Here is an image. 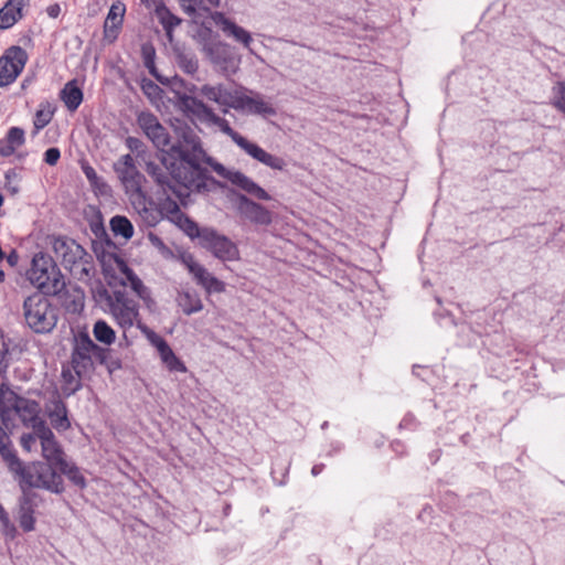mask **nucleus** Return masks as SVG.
<instances>
[{
    "mask_svg": "<svg viewBox=\"0 0 565 565\" xmlns=\"http://www.w3.org/2000/svg\"><path fill=\"white\" fill-rule=\"evenodd\" d=\"M200 245L223 262L238 259L237 246L226 236L211 227H203Z\"/></svg>",
    "mask_w": 565,
    "mask_h": 565,
    "instance_id": "obj_12",
    "label": "nucleus"
},
{
    "mask_svg": "<svg viewBox=\"0 0 565 565\" xmlns=\"http://www.w3.org/2000/svg\"><path fill=\"white\" fill-rule=\"evenodd\" d=\"M114 170L120 180L130 202H142L143 174L137 169L131 154L121 156L115 163Z\"/></svg>",
    "mask_w": 565,
    "mask_h": 565,
    "instance_id": "obj_10",
    "label": "nucleus"
},
{
    "mask_svg": "<svg viewBox=\"0 0 565 565\" xmlns=\"http://www.w3.org/2000/svg\"><path fill=\"white\" fill-rule=\"evenodd\" d=\"M105 358V350L97 345L87 333L81 332L75 337L71 362L77 374H89L94 370V363H103Z\"/></svg>",
    "mask_w": 565,
    "mask_h": 565,
    "instance_id": "obj_8",
    "label": "nucleus"
},
{
    "mask_svg": "<svg viewBox=\"0 0 565 565\" xmlns=\"http://www.w3.org/2000/svg\"><path fill=\"white\" fill-rule=\"evenodd\" d=\"M142 89L149 96L158 95L159 92H160V87L157 84H154L153 82H151V81H149L148 83L143 84L142 85Z\"/></svg>",
    "mask_w": 565,
    "mask_h": 565,
    "instance_id": "obj_49",
    "label": "nucleus"
},
{
    "mask_svg": "<svg viewBox=\"0 0 565 565\" xmlns=\"http://www.w3.org/2000/svg\"><path fill=\"white\" fill-rule=\"evenodd\" d=\"M0 524H1V527H2V531H3L4 535L10 536V537H14L15 536L17 527L11 522V520L9 518V514L4 510V508L2 510H0Z\"/></svg>",
    "mask_w": 565,
    "mask_h": 565,
    "instance_id": "obj_44",
    "label": "nucleus"
},
{
    "mask_svg": "<svg viewBox=\"0 0 565 565\" xmlns=\"http://www.w3.org/2000/svg\"><path fill=\"white\" fill-rule=\"evenodd\" d=\"M149 241L152 243L153 246L158 247V248H164V244L162 242V239L160 237H158L157 235L154 234H149Z\"/></svg>",
    "mask_w": 565,
    "mask_h": 565,
    "instance_id": "obj_53",
    "label": "nucleus"
},
{
    "mask_svg": "<svg viewBox=\"0 0 565 565\" xmlns=\"http://www.w3.org/2000/svg\"><path fill=\"white\" fill-rule=\"evenodd\" d=\"M183 12L198 22L207 14L209 7L203 4V0H179Z\"/></svg>",
    "mask_w": 565,
    "mask_h": 565,
    "instance_id": "obj_35",
    "label": "nucleus"
},
{
    "mask_svg": "<svg viewBox=\"0 0 565 565\" xmlns=\"http://www.w3.org/2000/svg\"><path fill=\"white\" fill-rule=\"evenodd\" d=\"M553 105L565 114V83L558 82L553 87Z\"/></svg>",
    "mask_w": 565,
    "mask_h": 565,
    "instance_id": "obj_43",
    "label": "nucleus"
},
{
    "mask_svg": "<svg viewBox=\"0 0 565 565\" xmlns=\"http://www.w3.org/2000/svg\"><path fill=\"white\" fill-rule=\"evenodd\" d=\"M61 158V151L58 148L52 147L44 152V161L49 166H55Z\"/></svg>",
    "mask_w": 565,
    "mask_h": 565,
    "instance_id": "obj_46",
    "label": "nucleus"
},
{
    "mask_svg": "<svg viewBox=\"0 0 565 565\" xmlns=\"http://www.w3.org/2000/svg\"><path fill=\"white\" fill-rule=\"evenodd\" d=\"M12 411L15 412L25 427L35 429V431L42 425H46L45 420L40 417V405L35 401L18 396Z\"/></svg>",
    "mask_w": 565,
    "mask_h": 565,
    "instance_id": "obj_19",
    "label": "nucleus"
},
{
    "mask_svg": "<svg viewBox=\"0 0 565 565\" xmlns=\"http://www.w3.org/2000/svg\"><path fill=\"white\" fill-rule=\"evenodd\" d=\"M46 13L50 18H57L61 13V8L57 3L51 4L46 8Z\"/></svg>",
    "mask_w": 565,
    "mask_h": 565,
    "instance_id": "obj_51",
    "label": "nucleus"
},
{
    "mask_svg": "<svg viewBox=\"0 0 565 565\" xmlns=\"http://www.w3.org/2000/svg\"><path fill=\"white\" fill-rule=\"evenodd\" d=\"M182 263L193 276L196 284L203 288L212 274L204 266L199 264L191 254L183 255Z\"/></svg>",
    "mask_w": 565,
    "mask_h": 565,
    "instance_id": "obj_31",
    "label": "nucleus"
},
{
    "mask_svg": "<svg viewBox=\"0 0 565 565\" xmlns=\"http://www.w3.org/2000/svg\"><path fill=\"white\" fill-rule=\"evenodd\" d=\"M61 98L67 109L74 111L83 100V92L74 82H68L61 92Z\"/></svg>",
    "mask_w": 565,
    "mask_h": 565,
    "instance_id": "obj_32",
    "label": "nucleus"
},
{
    "mask_svg": "<svg viewBox=\"0 0 565 565\" xmlns=\"http://www.w3.org/2000/svg\"><path fill=\"white\" fill-rule=\"evenodd\" d=\"M36 435L45 462H50L56 467L60 466L66 459V456L51 428L47 425H42L40 429L36 430Z\"/></svg>",
    "mask_w": 565,
    "mask_h": 565,
    "instance_id": "obj_16",
    "label": "nucleus"
},
{
    "mask_svg": "<svg viewBox=\"0 0 565 565\" xmlns=\"http://www.w3.org/2000/svg\"><path fill=\"white\" fill-rule=\"evenodd\" d=\"M323 470V465H316L311 469L313 476H318Z\"/></svg>",
    "mask_w": 565,
    "mask_h": 565,
    "instance_id": "obj_56",
    "label": "nucleus"
},
{
    "mask_svg": "<svg viewBox=\"0 0 565 565\" xmlns=\"http://www.w3.org/2000/svg\"><path fill=\"white\" fill-rule=\"evenodd\" d=\"M30 0H7L0 9V30L12 28L23 18V9L28 7Z\"/></svg>",
    "mask_w": 565,
    "mask_h": 565,
    "instance_id": "obj_22",
    "label": "nucleus"
},
{
    "mask_svg": "<svg viewBox=\"0 0 565 565\" xmlns=\"http://www.w3.org/2000/svg\"><path fill=\"white\" fill-rule=\"evenodd\" d=\"M21 447L26 452H32L38 449V445L40 444L39 437L35 433V429H32L31 433L22 434L20 438Z\"/></svg>",
    "mask_w": 565,
    "mask_h": 565,
    "instance_id": "obj_42",
    "label": "nucleus"
},
{
    "mask_svg": "<svg viewBox=\"0 0 565 565\" xmlns=\"http://www.w3.org/2000/svg\"><path fill=\"white\" fill-rule=\"evenodd\" d=\"M57 469L60 470V475H64L74 486L79 489L86 487L85 477L75 463L65 459L60 466H57Z\"/></svg>",
    "mask_w": 565,
    "mask_h": 565,
    "instance_id": "obj_34",
    "label": "nucleus"
},
{
    "mask_svg": "<svg viewBox=\"0 0 565 565\" xmlns=\"http://www.w3.org/2000/svg\"><path fill=\"white\" fill-rule=\"evenodd\" d=\"M126 6L121 1L114 2L104 23V39L113 43L121 29Z\"/></svg>",
    "mask_w": 565,
    "mask_h": 565,
    "instance_id": "obj_21",
    "label": "nucleus"
},
{
    "mask_svg": "<svg viewBox=\"0 0 565 565\" xmlns=\"http://www.w3.org/2000/svg\"><path fill=\"white\" fill-rule=\"evenodd\" d=\"M19 467H9V471L18 481L22 492H28L32 488L44 489L52 493H62L64 491V481L56 471L57 467L50 462L34 461L25 465L18 457Z\"/></svg>",
    "mask_w": 565,
    "mask_h": 565,
    "instance_id": "obj_3",
    "label": "nucleus"
},
{
    "mask_svg": "<svg viewBox=\"0 0 565 565\" xmlns=\"http://www.w3.org/2000/svg\"><path fill=\"white\" fill-rule=\"evenodd\" d=\"M122 266V273L126 276L127 281L124 282V287L126 284H129L131 290L136 292V295L145 302V305L150 308L154 302L151 298V292L147 286L142 282V280L124 263L120 264Z\"/></svg>",
    "mask_w": 565,
    "mask_h": 565,
    "instance_id": "obj_23",
    "label": "nucleus"
},
{
    "mask_svg": "<svg viewBox=\"0 0 565 565\" xmlns=\"http://www.w3.org/2000/svg\"><path fill=\"white\" fill-rule=\"evenodd\" d=\"M200 95L210 102L222 107L223 114H227L230 108L234 109L235 100L238 96V88L230 89L223 84H205L200 88Z\"/></svg>",
    "mask_w": 565,
    "mask_h": 565,
    "instance_id": "obj_17",
    "label": "nucleus"
},
{
    "mask_svg": "<svg viewBox=\"0 0 565 565\" xmlns=\"http://www.w3.org/2000/svg\"><path fill=\"white\" fill-rule=\"evenodd\" d=\"M107 312L113 317L117 326L122 329L124 335L126 331L136 326H146L139 313V305L129 297L125 288L113 290L106 296Z\"/></svg>",
    "mask_w": 565,
    "mask_h": 565,
    "instance_id": "obj_7",
    "label": "nucleus"
},
{
    "mask_svg": "<svg viewBox=\"0 0 565 565\" xmlns=\"http://www.w3.org/2000/svg\"><path fill=\"white\" fill-rule=\"evenodd\" d=\"M234 109L247 115H259L263 117L276 115V109L269 102L259 93L247 90L245 87L238 88Z\"/></svg>",
    "mask_w": 565,
    "mask_h": 565,
    "instance_id": "obj_15",
    "label": "nucleus"
},
{
    "mask_svg": "<svg viewBox=\"0 0 565 565\" xmlns=\"http://www.w3.org/2000/svg\"><path fill=\"white\" fill-rule=\"evenodd\" d=\"M2 509H3V507H2V504L0 503V510H2Z\"/></svg>",
    "mask_w": 565,
    "mask_h": 565,
    "instance_id": "obj_60",
    "label": "nucleus"
},
{
    "mask_svg": "<svg viewBox=\"0 0 565 565\" xmlns=\"http://www.w3.org/2000/svg\"><path fill=\"white\" fill-rule=\"evenodd\" d=\"M18 520L24 532H31L35 526L34 508L30 494L25 491L19 499Z\"/></svg>",
    "mask_w": 565,
    "mask_h": 565,
    "instance_id": "obj_25",
    "label": "nucleus"
},
{
    "mask_svg": "<svg viewBox=\"0 0 565 565\" xmlns=\"http://www.w3.org/2000/svg\"><path fill=\"white\" fill-rule=\"evenodd\" d=\"M82 376L83 375L77 374L73 367H66L62 370V392L65 396H71L81 388Z\"/></svg>",
    "mask_w": 565,
    "mask_h": 565,
    "instance_id": "obj_33",
    "label": "nucleus"
},
{
    "mask_svg": "<svg viewBox=\"0 0 565 565\" xmlns=\"http://www.w3.org/2000/svg\"><path fill=\"white\" fill-rule=\"evenodd\" d=\"M148 226L157 225L162 218V212L151 202L147 201L146 193L142 194V202H131Z\"/></svg>",
    "mask_w": 565,
    "mask_h": 565,
    "instance_id": "obj_26",
    "label": "nucleus"
},
{
    "mask_svg": "<svg viewBox=\"0 0 565 565\" xmlns=\"http://www.w3.org/2000/svg\"><path fill=\"white\" fill-rule=\"evenodd\" d=\"M137 124L156 148L167 152L168 154L171 152V154L177 158L175 162L180 161L178 152L173 151L174 145H171L170 142V136L167 129L159 122L158 118L153 114L149 111H141L137 117ZM184 130L193 131L188 126L179 128L177 131L178 142L175 146L180 143L181 135Z\"/></svg>",
    "mask_w": 565,
    "mask_h": 565,
    "instance_id": "obj_9",
    "label": "nucleus"
},
{
    "mask_svg": "<svg viewBox=\"0 0 565 565\" xmlns=\"http://www.w3.org/2000/svg\"><path fill=\"white\" fill-rule=\"evenodd\" d=\"M147 8L157 10L159 3H163L162 0H140Z\"/></svg>",
    "mask_w": 565,
    "mask_h": 565,
    "instance_id": "obj_54",
    "label": "nucleus"
},
{
    "mask_svg": "<svg viewBox=\"0 0 565 565\" xmlns=\"http://www.w3.org/2000/svg\"><path fill=\"white\" fill-rule=\"evenodd\" d=\"M82 170L89 183L96 182L97 178H99V175L97 174L95 169L93 167H90L89 164H83Z\"/></svg>",
    "mask_w": 565,
    "mask_h": 565,
    "instance_id": "obj_48",
    "label": "nucleus"
},
{
    "mask_svg": "<svg viewBox=\"0 0 565 565\" xmlns=\"http://www.w3.org/2000/svg\"><path fill=\"white\" fill-rule=\"evenodd\" d=\"M28 62V53L21 46H11L0 57V87L12 84L22 73Z\"/></svg>",
    "mask_w": 565,
    "mask_h": 565,
    "instance_id": "obj_13",
    "label": "nucleus"
},
{
    "mask_svg": "<svg viewBox=\"0 0 565 565\" xmlns=\"http://www.w3.org/2000/svg\"><path fill=\"white\" fill-rule=\"evenodd\" d=\"M20 256L15 249H12L7 256L6 260L11 267H15L19 263Z\"/></svg>",
    "mask_w": 565,
    "mask_h": 565,
    "instance_id": "obj_50",
    "label": "nucleus"
},
{
    "mask_svg": "<svg viewBox=\"0 0 565 565\" xmlns=\"http://www.w3.org/2000/svg\"><path fill=\"white\" fill-rule=\"evenodd\" d=\"M28 278L33 286L47 295L60 294L65 287L63 276L53 258L42 252L33 256Z\"/></svg>",
    "mask_w": 565,
    "mask_h": 565,
    "instance_id": "obj_5",
    "label": "nucleus"
},
{
    "mask_svg": "<svg viewBox=\"0 0 565 565\" xmlns=\"http://www.w3.org/2000/svg\"><path fill=\"white\" fill-rule=\"evenodd\" d=\"M188 89H189V92H192V93H193V92L196 89V87H195V85H192V86H191L190 88H188Z\"/></svg>",
    "mask_w": 565,
    "mask_h": 565,
    "instance_id": "obj_57",
    "label": "nucleus"
},
{
    "mask_svg": "<svg viewBox=\"0 0 565 565\" xmlns=\"http://www.w3.org/2000/svg\"><path fill=\"white\" fill-rule=\"evenodd\" d=\"M189 237L198 238L199 244L202 241L203 227L200 228L199 225L189 218L186 215L181 214L177 216V220L173 221Z\"/></svg>",
    "mask_w": 565,
    "mask_h": 565,
    "instance_id": "obj_39",
    "label": "nucleus"
},
{
    "mask_svg": "<svg viewBox=\"0 0 565 565\" xmlns=\"http://www.w3.org/2000/svg\"><path fill=\"white\" fill-rule=\"evenodd\" d=\"M110 228L115 236H121L125 239H130L134 236V226L126 216H114L110 220Z\"/></svg>",
    "mask_w": 565,
    "mask_h": 565,
    "instance_id": "obj_37",
    "label": "nucleus"
},
{
    "mask_svg": "<svg viewBox=\"0 0 565 565\" xmlns=\"http://www.w3.org/2000/svg\"><path fill=\"white\" fill-rule=\"evenodd\" d=\"M89 184L94 190L102 194H107L109 192V185L104 181L102 177L97 178L96 182H90Z\"/></svg>",
    "mask_w": 565,
    "mask_h": 565,
    "instance_id": "obj_47",
    "label": "nucleus"
},
{
    "mask_svg": "<svg viewBox=\"0 0 565 565\" xmlns=\"http://www.w3.org/2000/svg\"><path fill=\"white\" fill-rule=\"evenodd\" d=\"M18 395L6 385H0V417L6 419L12 411Z\"/></svg>",
    "mask_w": 565,
    "mask_h": 565,
    "instance_id": "obj_38",
    "label": "nucleus"
},
{
    "mask_svg": "<svg viewBox=\"0 0 565 565\" xmlns=\"http://www.w3.org/2000/svg\"><path fill=\"white\" fill-rule=\"evenodd\" d=\"M4 274L2 270H0V281L3 280Z\"/></svg>",
    "mask_w": 565,
    "mask_h": 565,
    "instance_id": "obj_58",
    "label": "nucleus"
},
{
    "mask_svg": "<svg viewBox=\"0 0 565 565\" xmlns=\"http://www.w3.org/2000/svg\"><path fill=\"white\" fill-rule=\"evenodd\" d=\"M154 14L161 25L163 26L166 34L170 41H172L173 29L181 24L182 20L174 15L164 3H159Z\"/></svg>",
    "mask_w": 565,
    "mask_h": 565,
    "instance_id": "obj_30",
    "label": "nucleus"
},
{
    "mask_svg": "<svg viewBox=\"0 0 565 565\" xmlns=\"http://www.w3.org/2000/svg\"><path fill=\"white\" fill-rule=\"evenodd\" d=\"M237 211L243 217L255 224L268 225L271 223V213L246 195L237 196Z\"/></svg>",
    "mask_w": 565,
    "mask_h": 565,
    "instance_id": "obj_20",
    "label": "nucleus"
},
{
    "mask_svg": "<svg viewBox=\"0 0 565 565\" xmlns=\"http://www.w3.org/2000/svg\"><path fill=\"white\" fill-rule=\"evenodd\" d=\"M139 330L149 341V343L156 348L161 363L171 373H186L188 369L183 361H181L168 342L148 326H139Z\"/></svg>",
    "mask_w": 565,
    "mask_h": 565,
    "instance_id": "obj_14",
    "label": "nucleus"
},
{
    "mask_svg": "<svg viewBox=\"0 0 565 565\" xmlns=\"http://www.w3.org/2000/svg\"><path fill=\"white\" fill-rule=\"evenodd\" d=\"M54 115V109L51 107L49 103L41 104L40 108L36 110L34 119H33V126L34 131L33 135L39 134L41 129H43L45 126L50 124Z\"/></svg>",
    "mask_w": 565,
    "mask_h": 565,
    "instance_id": "obj_40",
    "label": "nucleus"
},
{
    "mask_svg": "<svg viewBox=\"0 0 565 565\" xmlns=\"http://www.w3.org/2000/svg\"><path fill=\"white\" fill-rule=\"evenodd\" d=\"M93 334L98 342L105 345H111L116 340L114 329L104 320H97L94 323Z\"/></svg>",
    "mask_w": 565,
    "mask_h": 565,
    "instance_id": "obj_36",
    "label": "nucleus"
},
{
    "mask_svg": "<svg viewBox=\"0 0 565 565\" xmlns=\"http://www.w3.org/2000/svg\"><path fill=\"white\" fill-rule=\"evenodd\" d=\"M173 151L178 152L179 162H169L168 158L164 157L162 160L164 168L153 162H148L146 167L147 173L153 179L162 195L166 196V200L160 204L162 217L166 215L173 222L177 216L183 214L173 196L184 203L190 192L202 193L210 190L213 178L203 164L211 167L218 175L226 178L232 184L249 195L263 201L271 200L266 190L253 179L241 171L227 170L210 157L203 149L200 137L194 131L184 130L180 143L173 147Z\"/></svg>",
    "mask_w": 565,
    "mask_h": 565,
    "instance_id": "obj_1",
    "label": "nucleus"
},
{
    "mask_svg": "<svg viewBox=\"0 0 565 565\" xmlns=\"http://www.w3.org/2000/svg\"><path fill=\"white\" fill-rule=\"evenodd\" d=\"M0 456L4 463L7 465V468L9 469L10 466L12 468L19 467L18 463V454L17 450L13 447V444L10 439L9 434L4 429V427L0 424Z\"/></svg>",
    "mask_w": 565,
    "mask_h": 565,
    "instance_id": "obj_27",
    "label": "nucleus"
},
{
    "mask_svg": "<svg viewBox=\"0 0 565 565\" xmlns=\"http://www.w3.org/2000/svg\"><path fill=\"white\" fill-rule=\"evenodd\" d=\"M211 19L227 38H231L235 42L241 43L245 49L253 53L250 47V44L253 43V36L247 30L237 25L234 21L226 18L224 13L218 11L213 12L211 14Z\"/></svg>",
    "mask_w": 565,
    "mask_h": 565,
    "instance_id": "obj_18",
    "label": "nucleus"
},
{
    "mask_svg": "<svg viewBox=\"0 0 565 565\" xmlns=\"http://www.w3.org/2000/svg\"><path fill=\"white\" fill-rule=\"evenodd\" d=\"M182 102L184 106L188 107L198 118V120L207 127H216L220 131L228 136L232 141L250 158L274 170L281 171L286 168V162L282 158L267 152L257 143L252 142L247 138L239 135L231 127L230 122L225 118L218 116L202 100L185 96L182 98Z\"/></svg>",
    "mask_w": 565,
    "mask_h": 565,
    "instance_id": "obj_2",
    "label": "nucleus"
},
{
    "mask_svg": "<svg viewBox=\"0 0 565 565\" xmlns=\"http://www.w3.org/2000/svg\"><path fill=\"white\" fill-rule=\"evenodd\" d=\"M49 418L53 427L58 431H65L71 427L66 405L61 399L53 402V408L49 412Z\"/></svg>",
    "mask_w": 565,
    "mask_h": 565,
    "instance_id": "obj_28",
    "label": "nucleus"
},
{
    "mask_svg": "<svg viewBox=\"0 0 565 565\" xmlns=\"http://www.w3.org/2000/svg\"><path fill=\"white\" fill-rule=\"evenodd\" d=\"M203 52L213 66L223 75L228 76L236 73L239 58L230 44L222 41L210 42L204 45Z\"/></svg>",
    "mask_w": 565,
    "mask_h": 565,
    "instance_id": "obj_11",
    "label": "nucleus"
},
{
    "mask_svg": "<svg viewBox=\"0 0 565 565\" xmlns=\"http://www.w3.org/2000/svg\"><path fill=\"white\" fill-rule=\"evenodd\" d=\"M3 204V196L0 194V207L2 206Z\"/></svg>",
    "mask_w": 565,
    "mask_h": 565,
    "instance_id": "obj_59",
    "label": "nucleus"
},
{
    "mask_svg": "<svg viewBox=\"0 0 565 565\" xmlns=\"http://www.w3.org/2000/svg\"><path fill=\"white\" fill-rule=\"evenodd\" d=\"M178 306L186 316L196 313L203 309L200 296L194 291L183 290L177 297Z\"/></svg>",
    "mask_w": 565,
    "mask_h": 565,
    "instance_id": "obj_29",
    "label": "nucleus"
},
{
    "mask_svg": "<svg viewBox=\"0 0 565 565\" xmlns=\"http://www.w3.org/2000/svg\"><path fill=\"white\" fill-rule=\"evenodd\" d=\"M126 145L130 150L136 151L139 149L141 141L138 138L128 137L126 139Z\"/></svg>",
    "mask_w": 565,
    "mask_h": 565,
    "instance_id": "obj_52",
    "label": "nucleus"
},
{
    "mask_svg": "<svg viewBox=\"0 0 565 565\" xmlns=\"http://www.w3.org/2000/svg\"><path fill=\"white\" fill-rule=\"evenodd\" d=\"M203 288L207 294H221L225 291V284L212 275Z\"/></svg>",
    "mask_w": 565,
    "mask_h": 565,
    "instance_id": "obj_45",
    "label": "nucleus"
},
{
    "mask_svg": "<svg viewBox=\"0 0 565 565\" xmlns=\"http://www.w3.org/2000/svg\"><path fill=\"white\" fill-rule=\"evenodd\" d=\"M55 257L78 280H87L93 273L92 257L74 239L58 236L52 242Z\"/></svg>",
    "mask_w": 565,
    "mask_h": 565,
    "instance_id": "obj_4",
    "label": "nucleus"
},
{
    "mask_svg": "<svg viewBox=\"0 0 565 565\" xmlns=\"http://www.w3.org/2000/svg\"><path fill=\"white\" fill-rule=\"evenodd\" d=\"M23 316L35 333H49L57 323L58 309L43 294H34L24 300Z\"/></svg>",
    "mask_w": 565,
    "mask_h": 565,
    "instance_id": "obj_6",
    "label": "nucleus"
},
{
    "mask_svg": "<svg viewBox=\"0 0 565 565\" xmlns=\"http://www.w3.org/2000/svg\"><path fill=\"white\" fill-rule=\"evenodd\" d=\"M178 64L184 73L190 74V75L195 74L199 70L198 60L193 55H190V54H181L179 56Z\"/></svg>",
    "mask_w": 565,
    "mask_h": 565,
    "instance_id": "obj_41",
    "label": "nucleus"
},
{
    "mask_svg": "<svg viewBox=\"0 0 565 565\" xmlns=\"http://www.w3.org/2000/svg\"><path fill=\"white\" fill-rule=\"evenodd\" d=\"M25 141L24 130L19 127H11L6 137L0 139V156L10 157Z\"/></svg>",
    "mask_w": 565,
    "mask_h": 565,
    "instance_id": "obj_24",
    "label": "nucleus"
},
{
    "mask_svg": "<svg viewBox=\"0 0 565 565\" xmlns=\"http://www.w3.org/2000/svg\"><path fill=\"white\" fill-rule=\"evenodd\" d=\"M203 4L209 7L207 14L211 15L213 13V12H211V9L220 7L221 6V0H203Z\"/></svg>",
    "mask_w": 565,
    "mask_h": 565,
    "instance_id": "obj_55",
    "label": "nucleus"
}]
</instances>
